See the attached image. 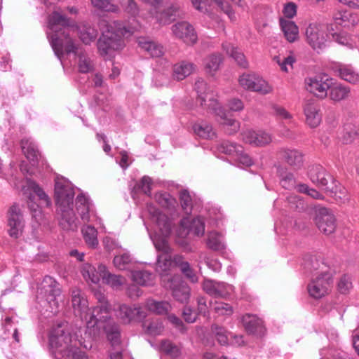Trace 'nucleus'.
Listing matches in <instances>:
<instances>
[{
  "label": "nucleus",
  "mask_w": 359,
  "mask_h": 359,
  "mask_svg": "<svg viewBox=\"0 0 359 359\" xmlns=\"http://www.w3.org/2000/svg\"><path fill=\"white\" fill-rule=\"evenodd\" d=\"M73 184L63 177H57L55 181V198L60 214L59 224L66 231L78 229L79 221L74 213Z\"/></svg>",
  "instance_id": "1"
},
{
  "label": "nucleus",
  "mask_w": 359,
  "mask_h": 359,
  "mask_svg": "<svg viewBox=\"0 0 359 359\" xmlns=\"http://www.w3.org/2000/svg\"><path fill=\"white\" fill-rule=\"evenodd\" d=\"M49 343L57 359H88L86 353L79 348V345H83L82 342L72 334L67 323L53 328Z\"/></svg>",
  "instance_id": "2"
},
{
  "label": "nucleus",
  "mask_w": 359,
  "mask_h": 359,
  "mask_svg": "<svg viewBox=\"0 0 359 359\" xmlns=\"http://www.w3.org/2000/svg\"><path fill=\"white\" fill-rule=\"evenodd\" d=\"M73 26L65 15L54 11L48 17L47 37L57 57L60 59L63 49L67 53H76L77 47L69 38V27Z\"/></svg>",
  "instance_id": "3"
},
{
  "label": "nucleus",
  "mask_w": 359,
  "mask_h": 359,
  "mask_svg": "<svg viewBox=\"0 0 359 359\" xmlns=\"http://www.w3.org/2000/svg\"><path fill=\"white\" fill-rule=\"evenodd\" d=\"M195 90L198 94L197 101L204 108L212 111L216 116L217 121L223 127L228 135H234L238 132L241 123L228 116L225 109L215 97L213 90L208 86L203 79H199L196 81Z\"/></svg>",
  "instance_id": "4"
},
{
  "label": "nucleus",
  "mask_w": 359,
  "mask_h": 359,
  "mask_svg": "<svg viewBox=\"0 0 359 359\" xmlns=\"http://www.w3.org/2000/svg\"><path fill=\"white\" fill-rule=\"evenodd\" d=\"M304 266L310 271H319L316 278L308 284L309 295L314 299H320L330 290L332 283V274L327 269V266L316 257L309 255L304 259Z\"/></svg>",
  "instance_id": "5"
},
{
  "label": "nucleus",
  "mask_w": 359,
  "mask_h": 359,
  "mask_svg": "<svg viewBox=\"0 0 359 359\" xmlns=\"http://www.w3.org/2000/svg\"><path fill=\"white\" fill-rule=\"evenodd\" d=\"M72 306L76 316L84 320L88 329L95 328V325L106 320L109 304L102 303L100 306L89 308L88 300L83 297L81 290L72 291Z\"/></svg>",
  "instance_id": "6"
},
{
  "label": "nucleus",
  "mask_w": 359,
  "mask_h": 359,
  "mask_svg": "<svg viewBox=\"0 0 359 359\" xmlns=\"http://www.w3.org/2000/svg\"><path fill=\"white\" fill-rule=\"evenodd\" d=\"M126 32V29L121 26L118 27L116 22L108 25L97 41L100 54L107 60L115 50L121 49L124 46L122 38Z\"/></svg>",
  "instance_id": "7"
},
{
  "label": "nucleus",
  "mask_w": 359,
  "mask_h": 359,
  "mask_svg": "<svg viewBox=\"0 0 359 359\" xmlns=\"http://www.w3.org/2000/svg\"><path fill=\"white\" fill-rule=\"evenodd\" d=\"M148 212L151 219L156 224L161 235L151 236L156 249L161 252V254H170L171 248L168 243L166 237L171 231V223L167 215L162 213L155 206L149 205L147 206Z\"/></svg>",
  "instance_id": "8"
},
{
  "label": "nucleus",
  "mask_w": 359,
  "mask_h": 359,
  "mask_svg": "<svg viewBox=\"0 0 359 359\" xmlns=\"http://www.w3.org/2000/svg\"><path fill=\"white\" fill-rule=\"evenodd\" d=\"M304 36L306 42L313 50L320 53L325 48L327 35L323 24L309 22L305 27Z\"/></svg>",
  "instance_id": "9"
},
{
  "label": "nucleus",
  "mask_w": 359,
  "mask_h": 359,
  "mask_svg": "<svg viewBox=\"0 0 359 359\" xmlns=\"http://www.w3.org/2000/svg\"><path fill=\"white\" fill-rule=\"evenodd\" d=\"M332 77L326 74H318L304 79L306 90L318 99L327 97Z\"/></svg>",
  "instance_id": "10"
},
{
  "label": "nucleus",
  "mask_w": 359,
  "mask_h": 359,
  "mask_svg": "<svg viewBox=\"0 0 359 359\" xmlns=\"http://www.w3.org/2000/svg\"><path fill=\"white\" fill-rule=\"evenodd\" d=\"M309 176L314 184L326 191H335L337 189L336 180L320 165L311 166L309 172Z\"/></svg>",
  "instance_id": "11"
},
{
  "label": "nucleus",
  "mask_w": 359,
  "mask_h": 359,
  "mask_svg": "<svg viewBox=\"0 0 359 359\" xmlns=\"http://www.w3.org/2000/svg\"><path fill=\"white\" fill-rule=\"evenodd\" d=\"M172 35L177 39L182 40L187 45H194L198 40L196 32L187 21H180L171 27Z\"/></svg>",
  "instance_id": "12"
},
{
  "label": "nucleus",
  "mask_w": 359,
  "mask_h": 359,
  "mask_svg": "<svg viewBox=\"0 0 359 359\" xmlns=\"http://www.w3.org/2000/svg\"><path fill=\"white\" fill-rule=\"evenodd\" d=\"M314 220L318 229L325 234L329 235L334 231L336 219L330 210L324 207L317 208Z\"/></svg>",
  "instance_id": "13"
},
{
  "label": "nucleus",
  "mask_w": 359,
  "mask_h": 359,
  "mask_svg": "<svg viewBox=\"0 0 359 359\" xmlns=\"http://www.w3.org/2000/svg\"><path fill=\"white\" fill-rule=\"evenodd\" d=\"M239 84L244 89L267 94L272 91V88L262 78L253 74H243L239 78Z\"/></svg>",
  "instance_id": "14"
},
{
  "label": "nucleus",
  "mask_w": 359,
  "mask_h": 359,
  "mask_svg": "<svg viewBox=\"0 0 359 359\" xmlns=\"http://www.w3.org/2000/svg\"><path fill=\"white\" fill-rule=\"evenodd\" d=\"M351 97V87L332 78L327 94L328 100L334 104H339L347 101Z\"/></svg>",
  "instance_id": "15"
},
{
  "label": "nucleus",
  "mask_w": 359,
  "mask_h": 359,
  "mask_svg": "<svg viewBox=\"0 0 359 359\" xmlns=\"http://www.w3.org/2000/svg\"><path fill=\"white\" fill-rule=\"evenodd\" d=\"M242 140L254 147H264L272 142L270 133L263 130L247 129L241 133Z\"/></svg>",
  "instance_id": "16"
},
{
  "label": "nucleus",
  "mask_w": 359,
  "mask_h": 359,
  "mask_svg": "<svg viewBox=\"0 0 359 359\" xmlns=\"http://www.w3.org/2000/svg\"><path fill=\"white\" fill-rule=\"evenodd\" d=\"M116 316L125 324H128L136 320H143L147 316L146 313L140 306H131L126 304L118 306L116 310Z\"/></svg>",
  "instance_id": "17"
},
{
  "label": "nucleus",
  "mask_w": 359,
  "mask_h": 359,
  "mask_svg": "<svg viewBox=\"0 0 359 359\" xmlns=\"http://www.w3.org/2000/svg\"><path fill=\"white\" fill-rule=\"evenodd\" d=\"M8 233L11 237L18 238L22 232L24 222L20 208L18 205H13L8 211Z\"/></svg>",
  "instance_id": "18"
},
{
  "label": "nucleus",
  "mask_w": 359,
  "mask_h": 359,
  "mask_svg": "<svg viewBox=\"0 0 359 359\" xmlns=\"http://www.w3.org/2000/svg\"><path fill=\"white\" fill-rule=\"evenodd\" d=\"M166 287L172 290V295L176 301L182 304L188 302L190 298V287L179 276L171 278Z\"/></svg>",
  "instance_id": "19"
},
{
  "label": "nucleus",
  "mask_w": 359,
  "mask_h": 359,
  "mask_svg": "<svg viewBox=\"0 0 359 359\" xmlns=\"http://www.w3.org/2000/svg\"><path fill=\"white\" fill-rule=\"evenodd\" d=\"M41 290L46 294L48 303L57 308L58 302L57 298L61 294L59 284L52 277L46 276L41 283Z\"/></svg>",
  "instance_id": "20"
},
{
  "label": "nucleus",
  "mask_w": 359,
  "mask_h": 359,
  "mask_svg": "<svg viewBox=\"0 0 359 359\" xmlns=\"http://www.w3.org/2000/svg\"><path fill=\"white\" fill-rule=\"evenodd\" d=\"M233 286L223 282L206 280L203 283V290L210 296L226 297L233 291Z\"/></svg>",
  "instance_id": "21"
},
{
  "label": "nucleus",
  "mask_w": 359,
  "mask_h": 359,
  "mask_svg": "<svg viewBox=\"0 0 359 359\" xmlns=\"http://www.w3.org/2000/svg\"><path fill=\"white\" fill-rule=\"evenodd\" d=\"M109 306H108V311ZM97 329L102 328L106 334L107 339L111 343L112 345L118 344L120 341V331L118 325L109 317V312L106 320H102L98 324L95 325V327Z\"/></svg>",
  "instance_id": "22"
},
{
  "label": "nucleus",
  "mask_w": 359,
  "mask_h": 359,
  "mask_svg": "<svg viewBox=\"0 0 359 359\" xmlns=\"http://www.w3.org/2000/svg\"><path fill=\"white\" fill-rule=\"evenodd\" d=\"M278 155L294 169H300L304 165V156L297 149L281 148L278 151Z\"/></svg>",
  "instance_id": "23"
},
{
  "label": "nucleus",
  "mask_w": 359,
  "mask_h": 359,
  "mask_svg": "<svg viewBox=\"0 0 359 359\" xmlns=\"http://www.w3.org/2000/svg\"><path fill=\"white\" fill-rule=\"evenodd\" d=\"M304 113L306 116V122L311 128H316L321 122V114L318 104L311 100H308L304 105Z\"/></svg>",
  "instance_id": "24"
},
{
  "label": "nucleus",
  "mask_w": 359,
  "mask_h": 359,
  "mask_svg": "<svg viewBox=\"0 0 359 359\" xmlns=\"http://www.w3.org/2000/svg\"><path fill=\"white\" fill-rule=\"evenodd\" d=\"M180 228L184 235L193 232L196 236H201L205 232V223L201 217H196L191 221L189 217H184L180 221Z\"/></svg>",
  "instance_id": "25"
},
{
  "label": "nucleus",
  "mask_w": 359,
  "mask_h": 359,
  "mask_svg": "<svg viewBox=\"0 0 359 359\" xmlns=\"http://www.w3.org/2000/svg\"><path fill=\"white\" fill-rule=\"evenodd\" d=\"M332 18L337 25L344 28H352L359 22L358 15L346 10L336 11Z\"/></svg>",
  "instance_id": "26"
},
{
  "label": "nucleus",
  "mask_w": 359,
  "mask_h": 359,
  "mask_svg": "<svg viewBox=\"0 0 359 359\" xmlns=\"http://www.w3.org/2000/svg\"><path fill=\"white\" fill-rule=\"evenodd\" d=\"M77 212L83 222L90 221V214L93 212V205L89 197L84 194H79L75 200Z\"/></svg>",
  "instance_id": "27"
},
{
  "label": "nucleus",
  "mask_w": 359,
  "mask_h": 359,
  "mask_svg": "<svg viewBox=\"0 0 359 359\" xmlns=\"http://www.w3.org/2000/svg\"><path fill=\"white\" fill-rule=\"evenodd\" d=\"M243 325L249 334L262 335L264 333V327L261 318L255 315L247 313L242 318Z\"/></svg>",
  "instance_id": "28"
},
{
  "label": "nucleus",
  "mask_w": 359,
  "mask_h": 359,
  "mask_svg": "<svg viewBox=\"0 0 359 359\" xmlns=\"http://www.w3.org/2000/svg\"><path fill=\"white\" fill-rule=\"evenodd\" d=\"M337 75L352 85H359V73L351 65H339L334 69Z\"/></svg>",
  "instance_id": "29"
},
{
  "label": "nucleus",
  "mask_w": 359,
  "mask_h": 359,
  "mask_svg": "<svg viewBox=\"0 0 359 359\" xmlns=\"http://www.w3.org/2000/svg\"><path fill=\"white\" fill-rule=\"evenodd\" d=\"M195 65L192 62L182 60L173 65L172 78L177 81H182L191 75L195 70Z\"/></svg>",
  "instance_id": "30"
},
{
  "label": "nucleus",
  "mask_w": 359,
  "mask_h": 359,
  "mask_svg": "<svg viewBox=\"0 0 359 359\" xmlns=\"http://www.w3.org/2000/svg\"><path fill=\"white\" fill-rule=\"evenodd\" d=\"M279 22L281 30L287 41L292 43L297 40L299 38V28L294 22L280 18Z\"/></svg>",
  "instance_id": "31"
},
{
  "label": "nucleus",
  "mask_w": 359,
  "mask_h": 359,
  "mask_svg": "<svg viewBox=\"0 0 359 359\" xmlns=\"http://www.w3.org/2000/svg\"><path fill=\"white\" fill-rule=\"evenodd\" d=\"M105 272V266L103 265H100L97 270L93 266L87 264L82 270V274L86 280L95 284L98 283L101 278L103 279Z\"/></svg>",
  "instance_id": "32"
},
{
  "label": "nucleus",
  "mask_w": 359,
  "mask_h": 359,
  "mask_svg": "<svg viewBox=\"0 0 359 359\" xmlns=\"http://www.w3.org/2000/svg\"><path fill=\"white\" fill-rule=\"evenodd\" d=\"M222 62L223 57L220 53L210 54L203 60L204 69L206 73L213 76L219 69Z\"/></svg>",
  "instance_id": "33"
},
{
  "label": "nucleus",
  "mask_w": 359,
  "mask_h": 359,
  "mask_svg": "<svg viewBox=\"0 0 359 359\" xmlns=\"http://www.w3.org/2000/svg\"><path fill=\"white\" fill-rule=\"evenodd\" d=\"M138 44L151 57H159L164 54V48L161 44L147 40L145 38H140L138 39Z\"/></svg>",
  "instance_id": "34"
},
{
  "label": "nucleus",
  "mask_w": 359,
  "mask_h": 359,
  "mask_svg": "<svg viewBox=\"0 0 359 359\" xmlns=\"http://www.w3.org/2000/svg\"><path fill=\"white\" fill-rule=\"evenodd\" d=\"M21 147L27 158L32 165H36L41 155L35 144L29 140H22L21 141Z\"/></svg>",
  "instance_id": "35"
},
{
  "label": "nucleus",
  "mask_w": 359,
  "mask_h": 359,
  "mask_svg": "<svg viewBox=\"0 0 359 359\" xmlns=\"http://www.w3.org/2000/svg\"><path fill=\"white\" fill-rule=\"evenodd\" d=\"M146 309L156 314H166L172 309L170 304L165 301L158 302L152 299H149L145 302Z\"/></svg>",
  "instance_id": "36"
},
{
  "label": "nucleus",
  "mask_w": 359,
  "mask_h": 359,
  "mask_svg": "<svg viewBox=\"0 0 359 359\" xmlns=\"http://www.w3.org/2000/svg\"><path fill=\"white\" fill-rule=\"evenodd\" d=\"M222 48L226 54L230 55L239 66L243 68H246L248 67V62L245 57L240 50L227 42L222 44Z\"/></svg>",
  "instance_id": "37"
},
{
  "label": "nucleus",
  "mask_w": 359,
  "mask_h": 359,
  "mask_svg": "<svg viewBox=\"0 0 359 359\" xmlns=\"http://www.w3.org/2000/svg\"><path fill=\"white\" fill-rule=\"evenodd\" d=\"M154 276L144 270L135 271L132 273L133 280L142 286L151 285L154 283Z\"/></svg>",
  "instance_id": "38"
},
{
  "label": "nucleus",
  "mask_w": 359,
  "mask_h": 359,
  "mask_svg": "<svg viewBox=\"0 0 359 359\" xmlns=\"http://www.w3.org/2000/svg\"><path fill=\"white\" fill-rule=\"evenodd\" d=\"M193 130L197 136L203 139H212L215 137L212 126L205 122L195 123Z\"/></svg>",
  "instance_id": "39"
},
{
  "label": "nucleus",
  "mask_w": 359,
  "mask_h": 359,
  "mask_svg": "<svg viewBox=\"0 0 359 359\" xmlns=\"http://www.w3.org/2000/svg\"><path fill=\"white\" fill-rule=\"evenodd\" d=\"M83 238L90 247L95 248L98 245L97 231L94 226L90 225L85 226L82 228Z\"/></svg>",
  "instance_id": "40"
},
{
  "label": "nucleus",
  "mask_w": 359,
  "mask_h": 359,
  "mask_svg": "<svg viewBox=\"0 0 359 359\" xmlns=\"http://www.w3.org/2000/svg\"><path fill=\"white\" fill-rule=\"evenodd\" d=\"M210 306L212 311H214L218 316H231L233 312V309L231 305L219 301H215L210 302Z\"/></svg>",
  "instance_id": "41"
},
{
  "label": "nucleus",
  "mask_w": 359,
  "mask_h": 359,
  "mask_svg": "<svg viewBox=\"0 0 359 359\" xmlns=\"http://www.w3.org/2000/svg\"><path fill=\"white\" fill-rule=\"evenodd\" d=\"M207 244L215 251H220L225 248L222 234L215 231L209 233Z\"/></svg>",
  "instance_id": "42"
},
{
  "label": "nucleus",
  "mask_w": 359,
  "mask_h": 359,
  "mask_svg": "<svg viewBox=\"0 0 359 359\" xmlns=\"http://www.w3.org/2000/svg\"><path fill=\"white\" fill-rule=\"evenodd\" d=\"M147 332L152 336L160 335L164 330L162 321L158 318H154L144 323Z\"/></svg>",
  "instance_id": "43"
},
{
  "label": "nucleus",
  "mask_w": 359,
  "mask_h": 359,
  "mask_svg": "<svg viewBox=\"0 0 359 359\" xmlns=\"http://www.w3.org/2000/svg\"><path fill=\"white\" fill-rule=\"evenodd\" d=\"M103 280L105 283L110 285L114 290H119L126 281L123 276L107 272L103 275Z\"/></svg>",
  "instance_id": "44"
},
{
  "label": "nucleus",
  "mask_w": 359,
  "mask_h": 359,
  "mask_svg": "<svg viewBox=\"0 0 359 359\" xmlns=\"http://www.w3.org/2000/svg\"><path fill=\"white\" fill-rule=\"evenodd\" d=\"M79 70L81 73H88L93 70L94 64L90 58L83 52L79 53Z\"/></svg>",
  "instance_id": "45"
},
{
  "label": "nucleus",
  "mask_w": 359,
  "mask_h": 359,
  "mask_svg": "<svg viewBox=\"0 0 359 359\" xmlns=\"http://www.w3.org/2000/svg\"><path fill=\"white\" fill-rule=\"evenodd\" d=\"M219 151L231 156L234 158L238 152L242 151V146L233 142H224L221 144Z\"/></svg>",
  "instance_id": "46"
},
{
  "label": "nucleus",
  "mask_w": 359,
  "mask_h": 359,
  "mask_svg": "<svg viewBox=\"0 0 359 359\" xmlns=\"http://www.w3.org/2000/svg\"><path fill=\"white\" fill-rule=\"evenodd\" d=\"M156 201L162 207L170 208L174 206L175 199L168 192H159L155 194Z\"/></svg>",
  "instance_id": "47"
},
{
  "label": "nucleus",
  "mask_w": 359,
  "mask_h": 359,
  "mask_svg": "<svg viewBox=\"0 0 359 359\" xmlns=\"http://www.w3.org/2000/svg\"><path fill=\"white\" fill-rule=\"evenodd\" d=\"M273 60L280 66V69L285 72H288L289 67L292 68L293 63L295 62V59L292 55L287 57L276 55L273 57Z\"/></svg>",
  "instance_id": "48"
},
{
  "label": "nucleus",
  "mask_w": 359,
  "mask_h": 359,
  "mask_svg": "<svg viewBox=\"0 0 359 359\" xmlns=\"http://www.w3.org/2000/svg\"><path fill=\"white\" fill-rule=\"evenodd\" d=\"M90 2L95 8L103 11L115 13L118 9V6L109 0H90Z\"/></svg>",
  "instance_id": "49"
},
{
  "label": "nucleus",
  "mask_w": 359,
  "mask_h": 359,
  "mask_svg": "<svg viewBox=\"0 0 359 359\" xmlns=\"http://www.w3.org/2000/svg\"><path fill=\"white\" fill-rule=\"evenodd\" d=\"M180 201L182 208L185 213L190 215L192 210V198L188 191L182 190L180 191Z\"/></svg>",
  "instance_id": "50"
},
{
  "label": "nucleus",
  "mask_w": 359,
  "mask_h": 359,
  "mask_svg": "<svg viewBox=\"0 0 359 359\" xmlns=\"http://www.w3.org/2000/svg\"><path fill=\"white\" fill-rule=\"evenodd\" d=\"M131 262L132 258L130 255L128 253H123L122 255L115 256L114 258V266L120 270L128 269Z\"/></svg>",
  "instance_id": "51"
},
{
  "label": "nucleus",
  "mask_w": 359,
  "mask_h": 359,
  "mask_svg": "<svg viewBox=\"0 0 359 359\" xmlns=\"http://www.w3.org/2000/svg\"><path fill=\"white\" fill-rule=\"evenodd\" d=\"M28 187L37 195L39 198L44 202L48 206L50 204V198L45 191L35 182L28 181Z\"/></svg>",
  "instance_id": "52"
},
{
  "label": "nucleus",
  "mask_w": 359,
  "mask_h": 359,
  "mask_svg": "<svg viewBox=\"0 0 359 359\" xmlns=\"http://www.w3.org/2000/svg\"><path fill=\"white\" fill-rule=\"evenodd\" d=\"M160 349L162 352L172 358L177 357L180 353L179 348L168 340L162 341Z\"/></svg>",
  "instance_id": "53"
},
{
  "label": "nucleus",
  "mask_w": 359,
  "mask_h": 359,
  "mask_svg": "<svg viewBox=\"0 0 359 359\" xmlns=\"http://www.w3.org/2000/svg\"><path fill=\"white\" fill-rule=\"evenodd\" d=\"M172 264L171 255L170 254H161L158 255L156 269L158 271L165 272L168 271Z\"/></svg>",
  "instance_id": "54"
},
{
  "label": "nucleus",
  "mask_w": 359,
  "mask_h": 359,
  "mask_svg": "<svg viewBox=\"0 0 359 359\" xmlns=\"http://www.w3.org/2000/svg\"><path fill=\"white\" fill-rule=\"evenodd\" d=\"M332 38L338 43L346 46L349 48H353L355 47V43L345 32L334 33L332 34Z\"/></svg>",
  "instance_id": "55"
},
{
  "label": "nucleus",
  "mask_w": 359,
  "mask_h": 359,
  "mask_svg": "<svg viewBox=\"0 0 359 359\" xmlns=\"http://www.w3.org/2000/svg\"><path fill=\"white\" fill-rule=\"evenodd\" d=\"M336 190L328 191L332 194H334V196L337 200H339L341 203H346L348 201L349 197L346 189L340 185V184L336 181Z\"/></svg>",
  "instance_id": "56"
},
{
  "label": "nucleus",
  "mask_w": 359,
  "mask_h": 359,
  "mask_svg": "<svg viewBox=\"0 0 359 359\" xmlns=\"http://www.w3.org/2000/svg\"><path fill=\"white\" fill-rule=\"evenodd\" d=\"M218 7L227 15L231 21H235L236 20V17L235 15V12L229 4V3L224 1L223 0H212Z\"/></svg>",
  "instance_id": "57"
},
{
  "label": "nucleus",
  "mask_w": 359,
  "mask_h": 359,
  "mask_svg": "<svg viewBox=\"0 0 359 359\" xmlns=\"http://www.w3.org/2000/svg\"><path fill=\"white\" fill-rule=\"evenodd\" d=\"M212 330L215 334L217 341L221 345H226L228 343V336L224 327L217 325H213Z\"/></svg>",
  "instance_id": "58"
},
{
  "label": "nucleus",
  "mask_w": 359,
  "mask_h": 359,
  "mask_svg": "<svg viewBox=\"0 0 359 359\" xmlns=\"http://www.w3.org/2000/svg\"><path fill=\"white\" fill-rule=\"evenodd\" d=\"M344 133L343 142L346 144L351 142L356 136L359 135L355 127L351 125L346 126L344 129Z\"/></svg>",
  "instance_id": "59"
},
{
  "label": "nucleus",
  "mask_w": 359,
  "mask_h": 359,
  "mask_svg": "<svg viewBox=\"0 0 359 359\" xmlns=\"http://www.w3.org/2000/svg\"><path fill=\"white\" fill-rule=\"evenodd\" d=\"M297 6L294 2H287L283 5V13L288 19H292L297 15Z\"/></svg>",
  "instance_id": "60"
},
{
  "label": "nucleus",
  "mask_w": 359,
  "mask_h": 359,
  "mask_svg": "<svg viewBox=\"0 0 359 359\" xmlns=\"http://www.w3.org/2000/svg\"><path fill=\"white\" fill-rule=\"evenodd\" d=\"M228 110L231 112H239L243 110L244 103L238 98H232L226 103Z\"/></svg>",
  "instance_id": "61"
},
{
  "label": "nucleus",
  "mask_w": 359,
  "mask_h": 359,
  "mask_svg": "<svg viewBox=\"0 0 359 359\" xmlns=\"http://www.w3.org/2000/svg\"><path fill=\"white\" fill-rule=\"evenodd\" d=\"M352 287L351 278L347 275H344L338 283V290L341 293H347Z\"/></svg>",
  "instance_id": "62"
},
{
  "label": "nucleus",
  "mask_w": 359,
  "mask_h": 359,
  "mask_svg": "<svg viewBox=\"0 0 359 359\" xmlns=\"http://www.w3.org/2000/svg\"><path fill=\"white\" fill-rule=\"evenodd\" d=\"M97 36V32L93 29H88L85 31H80V39L86 44H89L94 41Z\"/></svg>",
  "instance_id": "63"
},
{
  "label": "nucleus",
  "mask_w": 359,
  "mask_h": 359,
  "mask_svg": "<svg viewBox=\"0 0 359 359\" xmlns=\"http://www.w3.org/2000/svg\"><path fill=\"white\" fill-rule=\"evenodd\" d=\"M237 163L245 165L250 166L252 165L253 161L250 156L244 151V149L242 147V151L238 152L237 155L233 158Z\"/></svg>",
  "instance_id": "64"
}]
</instances>
